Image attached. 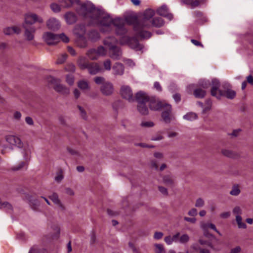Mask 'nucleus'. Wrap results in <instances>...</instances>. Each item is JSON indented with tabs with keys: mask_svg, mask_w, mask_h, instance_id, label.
<instances>
[{
	"mask_svg": "<svg viewBox=\"0 0 253 253\" xmlns=\"http://www.w3.org/2000/svg\"><path fill=\"white\" fill-rule=\"evenodd\" d=\"M92 21L102 27L101 31L103 32H109L112 26L115 28L116 33L118 35H124L127 32L123 20L120 18L113 19L100 9Z\"/></svg>",
	"mask_w": 253,
	"mask_h": 253,
	"instance_id": "nucleus-1",
	"label": "nucleus"
},
{
	"mask_svg": "<svg viewBox=\"0 0 253 253\" xmlns=\"http://www.w3.org/2000/svg\"><path fill=\"white\" fill-rule=\"evenodd\" d=\"M155 14V12L151 9H147L144 11L139 22L134 26L135 35L142 39H149L152 34L147 31L151 26V18Z\"/></svg>",
	"mask_w": 253,
	"mask_h": 253,
	"instance_id": "nucleus-2",
	"label": "nucleus"
},
{
	"mask_svg": "<svg viewBox=\"0 0 253 253\" xmlns=\"http://www.w3.org/2000/svg\"><path fill=\"white\" fill-rule=\"evenodd\" d=\"M78 12L84 17H88L93 20L96 14L99 12V9L96 8L91 2L86 1L81 5Z\"/></svg>",
	"mask_w": 253,
	"mask_h": 253,
	"instance_id": "nucleus-3",
	"label": "nucleus"
},
{
	"mask_svg": "<svg viewBox=\"0 0 253 253\" xmlns=\"http://www.w3.org/2000/svg\"><path fill=\"white\" fill-rule=\"evenodd\" d=\"M5 140L9 144L11 149H13L14 147L23 149L24 157L25 159H27L26 156L28 155L30 153V149L24 144L19 137L13 135H6Z\"/></svg>",
	"mask_w": 253,
	"mask_h": 253,
	"instance_id": "nucleus-4",
	"label": "nucleus"
},
{
	"mask_svg": "<svg viewBox=\"0 0 253 253\" xmlns=\"http://www.w3.org/2000/svg\"><path fill=\"white\" fill-rule=\"evenodd\" d=\"M48 82L53 84L54 89L57 92L62 94H68L70 89L64 85L60 84V80L52 77L48 78Z\"/></svg>",
	"mask_w": 253,
	"mask_h": 253,
	"instance_id": "nucleus-5",
	"label": "nucleus"
},
{
	"mask_svg": "<svg viewBox=\"0 0 253 253\" xmlns=\"http://www.w3.org/2000/svg\"><path fill=\"white\" fill-rule=\"evenodd\" d=\"M121 43L122 44H127L131 48L136 51H140L143 48V45L140 44L137 39L135 38L124 36L122 39Z\"/></svg>",
	"mask_w": 253,
	"mask_h": 253,
	"instance_id": "nucleus-6",
	"label": "nucleus"
},
{
	"mask_svg": "<svg viewBox=\"0 0 253 253\" xmlns=\"http://www.w3.org/2000/svg\"><path fill=\"white\" fill-rule=\"evenodd\" d=\"M120 94L123 98L130 102H133L135 101L132 90L128 85H122L120 89Z\"/></svg>",
	"mask_w": 253,
	"mask_h": 253,
	"instance_id": "nucleus-7",
	"label": "nucleus"
},
{
	"mask_svg": "<svg viewBox=\"0 0 253 253\" xmlns=\"http://www.w3.org/2000/svg\"><path fill=\"white\" fill-rule=\"evenodd\" d=\"M36 22L42 23L43 22V20L41 17L39 16L35 13H29L25 14V22L23 24L32 26V25Z\"/></svg>",
	"mask_w": 253,
	"mask_h": 253,
	"instance_id": "nucleus-8",
	"label": "nucleus"
},
{
	"mask_svg": "<svg viewBox=\"0 0 253 253\" xmlns=\"http://www.w3.org/2000/svg\"><path fill=\"white\" fill-rule=\"evenodd\" d=\"M43 39L44 41L49 45H55L59 42V35L47 32L43 34Z\"/></svg>",
	"mask_w": 253,
	"mask_h": 253,
	"instance_id": "nucleus-9",
	"label": "nucleus"
},
{
	"mask_svg": "<svg viewBox=\"0 0 253 253\" xmlns=\"http://www.w3.org/2000/svg\"><path fill=\"white\" fill-rule=\"evenodd\" d=\"M168 104L165 102L160 101L154 97H151L149 102L150 109L154 111L163 110L165 107V105Z\"/></svg>",
	"mask_w": 253,
	"mask_h": 253,
	"instance_id": "nucleus-10",
	"label": "nucleus"
},
{
	"mask_svg": "<svg viewBox=\"0 0 253 253\" xmlns=\"http://www.w3.org/2000/svg\"><path fill=\"white\" fill-rule=\"evenodd\" d=\"M220 84L219 81L216 79H213L211 81V95L220 99L222 96V91L219 89Z\"/></svg>",
	"mask_w": 253,
	"mask_h": 253,
	"instance_id": "nucleus-11",
	"label": "nucleus"
},
{
	"mask_svg": "<svg viewBox=\"0 0 253 253\" xmlns=\"http://www.w3.org/2000/svg\"><path fill=\"white\" fill-rule=\"evenodd\" d=\"M162 118L163 121L166 124H169L174 119L172 115V108L170 104L165 105V107L162 110Z\"/></svg>",
	"mask_w": 253,
	"mask_h": 253,
	"instance_id": "nucleus-12",
	"label": "nucleus"
},
{
	"mask_svg": "<svg viewBox=\"0 0 253 253\" xmlns=\"http://www.w3.org/2000/svg\"><path fill=\"white\" fill-rule=\"evenodd\" d=\"M134 97L135 101L137 102L138 104L149 103L151 98V97H150L147 93L143 91L137 92Z\"/></svg>",
	"mask_w": 253,
	"mask_h": 253,
	"instance_id": "nucleus-13",
	"label": "nucleus"
},
{
	"mask_svg": "<svg viewBox=\"0 0 253 253\" xmlns=\"http://www.w3.org/2000/svg\"><path fill=\"white\" fill-rule=\"evenodd\" d=\"M88 73L92 75L103 72L104 69L96 62H89L87 68Z\"/></svg>",
	"mask_w": 253,
	"mask_h": 253,
	"instance_id": "nucleus-14",
	"label": "nucleus"
},
{
	"mask_svg": "<svg viewBox=\"0 0 253 253\" xmlns=\"http://www.w3.org/2000/svg\"><path fill=\"white\" fill-rule=\"evenodd\" d=\"M23 27L25 29L24 36L27 41H30L34 39L36 28L33 26L23 24Z\"/></svg>",
	"mask_w": 253,
	"mask_h": 253,
	"instance_id": "nucleus-15",
	"label": "nucleus"
},
{
	"mask_svg": "<svg viewBox=\"0 0 253 253\" xmlns=\"http://www.w3.org/2000/svg\"><path fill=\"white\" fill-rule=\"evenodd\" d=\"M109 50V56L114 60H119L122 56V52L120 48L115 45L112 46Z\"/></svg>",
	"mask_w": 253,
	"mask_h": 253,
	"instance_id": "nucleus-16",
	"label": "nucleus"
},
{
	"mask_svg": "<svg viewBox=\"0 0 253 253\" xmlns=\"http://www.w3.org/2000/svg\"><path fill=\"white\" fill-rule=\"evenodd\" d=\"M100 90L105 95L108 96L112 94L114 91L113 84L109 82L104 83L100 87Z\"/></svg>",
	"mask_w": 253,
	"mask_h": 253,
	"instance_id": "nucleus-17",
	"label": "nucleus"
},
{
	"mask_svg": "<svg viewBox=\"0 0 253 253\" xmlns=\"http://www.w3.org/2000/svg\"><path fill=\"white\" fill-rule=\"evenodd\" d=\"M47 28L52 31H57L60 27V24L58 20L55 18H49L46 22Z\"/></svg>",
	"mask_w": 253,
	"mask_h": 253,
	"instance_id": "nucleus-18",
	"label": "nucleus"
},
{
	"mask_svg": "<svg viewBox=\"0 0 253 253\" xmlns=\"http://www.w3.org/2000/svg\"><path fill=\"white\" fill-rule=\"evenodd\" d=\"M157 13L163 17H166L171 20L173 18V15L169 13V9L166 5H163L157 10Z\"/></svg>",
	"mask_w": 253,
	"mask_h": 253,
	"instance_id": "nucleus-19",
	"label": "nucleus"
},
{
	"mask_svg": "<svg viewBox=\"0 0 253 253\" xmlns=\"http://www.w3.org/2000/svg\"><path fill=\"white\" fill-rule=\"evenodd\" d=\"M124 66L119 62L116 63L112 67L113 74L117 76H122L124 73Z\"/></svg>",
	"mask_w": 253,
	"mask_h": 253,
	"instance_id": "nucleus-20",
	"label": "nucleus"
},
{
	"mask_svg": "<svg viewBox=\"0 0 253 253\" xmlns=\"http://www.w3.org/2000/svg\"><path fill=\"white\" fill-rule=\"evenodd\" d=\"M3 31L6 35H12L13 34H19L21 33V29L16 26L8 27L4 28Z\"/></svg>",
	"mask_w": 253,
	"mask_h": 253,
	"instance_id": "nucleus-21",
	"label": "nucleus"
},
{
	"mask_svg": "<svg viewBox=\"0 0 253 253\" xmlns=\"http://www.w3.org/2000/svg\"><path fill=\"white\" fill-rule=\"evenodd\" d=\"M67 23L69 24H72L75 23L77 21V16L76 14L72 12H67L64 15Z\"/></svg>",
	"mask_w": 253,
	"mask_h": 253,
	"instance_id": "nucleus-22",
	"label": "nucleus"
},
{
	"mask_svg": "<svg viewBox=\"0 0 253 253\" xmlns=\"http://www.w3.org/2000/svg\"><path fill=\"white\" fill-rule=\"evenodd\" d=\"M201 228L204 230V235L206 237H208V234L207 233V230L209 228H211L216 232L219 234H220L219 232L216 229L215 225L212 223H203L201 225Z\"/></svg>",
	"mask_w": 253,
	"mask_h": 253,
	"instance_id": "nucleus-23",
	"label": "nucleus"
},
{
	"mask_svg": "<svg viewBox=\"0 0 253 253\" xmlns=\"http://www.w3.org/2000/svg\"><path fill=\"white\" fill-rule=\"evenodd\" d=\"M89 62L85 57L83 56L80 57L77 61L78 65L82 70L86 69Z\"/></svg>",
	"mask_w": 253,
	"mask_h": 253,
	"instance_id": "nucleus-24",
	"label": "nucleus"
},
{
	"mask_svg": "<svg viewBox=\"0 0 253 253\" xmlns=\"http://www.w3.org/2000/svg\"><path fill=\"white\" fill-rule=\"evenodd\" d=\"M191 248L196 252H199V253H210V248L201 247L198 244H193Z\"/></svg>",
	"mask_w": 253,
	"mask_h": 253,
	"instance_id": "nucleus-25",
	"label": "nucleus"
},
{
	"mask_svg": "<svg viewBox=\"0 0 253 253\" xmlns=\"http://www.w3.org/2000/svg\"><path fill=\"white\" fill-rule=\"evenodd\" d=\"M221 94L222 96H225L229 99H233L235 97L236 92L231 89H227L224 91H222Z\"/></svg>",
	"mask_w": 253,
	"mask_h": 253,
	"instance_id": "nucleus-26",
	"label": "nucleus"
},
{
	"mask_svg": "<svg viewBox=\"0 0 253 253\" xmlns=\"http://www.w3.org/2000/svg\"><path fill=\"white\" fill-rule=\"evenodd\" d=\"M117 42V40L113 37H109L106 38L103 41L104 44L108 46L109 49H110L112 46H115V44Z\"/></svg>",
	"mask_w": 253,
	"mask_h": 253,
	"instance_id": "nucleus-27",
	"label": "nucleus"
},
{
	"mask_svg": "<svg viewBox=\"0 0 253 253\" xmlns=\"http://www.w3.org/2000/svg\"><path fill=\"white\" fill-rule=\"evenodd\" d=\"M221 153L224 156L230 158H236L238 156V155L235 152L226 149H222Z\"/></svg>",
	"mask_w": 253,
	"mask_h": 253,
	"instance_id": "nucleus-28",
	"label": "nucleus"
},
{
	"mask_svg": "<svg viewBox=\"0 0 253 253\" xmlns=\"http://www.w3.org/2000/svg\"><path fill=\"white\" fill-rule=\"evenodd\" d=\"M0 209L5 210L6 212L11 213L13 211L12 205L8 202H4L0 203Z\"/></svg>",
	"mask_w": 253,
	"mask_h": 253,
	"instance_id": "nucleus-29",
	"label": "nucleus"
},
{
	"mask_svg": "<svg viewBox=\"0 0 253 253\" xmlns=\"http://www.w3.org/2000/svg\"><path fill=\"white\" fill-rule=\"evenodd\" d=\"M87 56L92 60H95L98 58L99 56L97 55V52L96 51V49L91 48L88 50L86 53Z\"/></svg>",
	"mask_w": 253,
	"mask_h": 253,
	"instance_id": "nucleus-30",
	"label": "nucleus"
},
{
	"mask_svg": "<svg viewBox=\"0 0 253 253\" xmlns=\"http://www.w3.org/2000/svg\"><path fill=\"white\" fill-rule=\"evenodd\" d=\"M137 109L142 115H147L149 113V110L146 104H137Z\"/></svg>",
	"mask_w": 253,
	"mask_h": 253,
	"instance_id": "nucleus-31",
	"label": "nucleus"
},
{
	"mask_svg": "<svg viewBox=\"0 0 253 253\" xmlns=\"http://www.w3.org/2000/svg\"><path fill=\"white\" fill-rule=\"evenodd\" d=\"M126 22L129 25H133V30L134 26L139 22V19H137L135 16H128L126 18Z\"/></svg>",
	"mask_w": 253,
	"mask_h": 253,
	"instance_id": "nucleus-32",
	"label": "nucleus"
},
{
	"mask_svg": "<svg viewBox=\"0 0 253 253\" xmlns=\"http://www.w3.org/2000/svg\"><path fill=\"white\" fill-rule=\"evenodd\" d=\"M76 44L81 48H85L87 46V41L83 36L79 37L76 40Z\"/></svg>",
	"mask_w": 253,
	"mask_h": 253,
	"instance_id": "nucleus-33",
	"label": "nucleus"
},
{
	"mask_svg": "<svg viewBox=\"0 0 253 253\" xmlns=\"http://www.w3.org/2000/svg\"><path fill=\"white\" fill-rule=\"evenodd\" d=\"M164 24V21L161 17H156L151 21V26L156 27H160Z\"/></svg>",
	"mask_w": 253,
	"mask_h": 253,
	"instance_id": "nucleus-34",
	"label": "nucleus"
},
{
	"mask_svg": "<svg viewBox=\"0 0 253 253\" xmlns=\"http://www.w3.org/2000/svg\"><path fill=\"white\" fill-rule=\"evenodd\" d=\"M29 205L32 209L37 211L40 205L39 201L37 199H31L30 198L29 200Z\"/></svg>",
	"mask_w": 253,
	"mask_h": 253,
	"instance_id": "nucleus-35",
	"label": "nucleus"
},
{
	"mask_svg": "<svg viewBox=\"0 0 253 253\" xmlns=\"http://www.w3.org/2000/svg\"><path fill=\"white\" fill-rule=\"evenodd\" d=\"M164 183L167 186H172L174 184V180L172 177L170 175H165L163 178Z\"/></svg>",
	"mask_w": 253,
	"mask_h": 253,
	"instance_id": "nucleus-36",
	"label": "nucleus"
},
{
	"mask_svg": "<svg viewBox=\"0 0 253 253\" xmlns=\"http://www.w3.org/2000/svg\"><path fill=\"white\" fill-rule=\"evenodd\" d=\"M78 86L83 90H87L90 88L88 82L84 80L79 81L78 82Z\"/></svg>",
	"mask_w": 253,
	"mask_h": 253,
	"instance_id": "nucleus-37",
	"label": "nucleus"
},
{
	"mask_svg": "<svg viewBox=\"0 0 253 253\" xmlns=\"http://www.w3.org/2000/svg\"><path fill=\"white\" fill-rule=\"evenodd\" d=\"M197 118V115L194 112H189L183 116V119L189 121H193Z\"/></svg>",
	"mask_w": 253,
	"mask_h": 253,
	"instance_id": "nucleus-38",
	"label": "nucleus"
},
{
	"mask_svg": "<svg viewBox=\"0 0 253 253\" xmlns=\"http://www.w3.org/2000/svg\"><path fill=\"white\" fill-rule=\"evenodd\" d=\"M206 91L201 88L196 89L194 91V95L196 98H204L206 95Z\"/></svg>",
	"mask_w": 253,
	"mask_h": 253,
	"instance_id": "nucleus-39",
	"label": "nucleus"
},
{
	"mask_svg": "<svg viewBox=\"0 0 253 253\" xmlns=\"http://www.w3.org/2000/svg\"><path fill=\"white\" fill-rule=\"evenodd\" d=\"M88 37L92 41H96L100 38V36L97 31L93 30L89 32Z\"/></svg>",
	"mask_w": 253,
	"mask_h": 253,
	"instance_id": "nucleus-40",
	"label": "nucleus"
},
{
	"mask_svg": "<svg viewBox=\"0 0 253 253\" xmlns=\"http://www.w3.org/2000/svg\"><path fill=\"white\" fill-rule=\"evenodd\" d=\"M77 108L79 109L80 117L83 119L86 120L87 119V115L85 109L79 105H77Z\"/></svg>",
	"mask_w": 253,
	"mask_h": 253,
	"instance_id": "nucleus-41",
	"label": "nucleus"
},
{
	"mask_svg": "<svg viewBox=\"0 0 253 253\" xmlns=\"http://www.w3.org/2000/svg\"><path fill=\"white\" fill-rule=\"evenodd\" d=\"M190 240V237L187 234H183L179 236V243L181 244H187Z\"/></svg>",
	"mask_w": 253,
	"mask_h": 253,
	"instance_id": "nucleus-42",
	"label": "nucleus"
},
{
	"mask_svg": "<svg viewBox=\"0 0 253 253\" xmlns=\"http://www.w3.org/2000/svg\"><path fill=\"white\" fill-rule=\"evenodd\" d=\"M199 243H200L201 247H204L207 248H210V249H213V247L211 242L203 240V239H199Z\"/></svg>",
	"mask_w": 253,
	"mask_h": 253,
	"instance_id": "nucleus-43",
	"label": "nucleus"
},
{
	"mask_svg": "<svg viewBox=\"0 0 253 253\" xmlns=\"http://www.w3.org/2000/svg\"><path fill=\"white\" fill-rule=\"evenodd\" d=\"M241 192V190L239 188V186L238 185H234L232 186V189L230 192V194L232 196H237Z\"/></svg>",
	"mask_w": 253,
	"mask_h": 253,
	"instance_id": "nucleus-44",
	"label": "nucleus"
},
{
	"mask_svg": "<svg viewBox=\"0 0 253 253\" xmlns=\"http://www.w3.org/2000/svg\"><path fill=\"white\" fill-rule=\"evenodd\" d=\"M236 221L238 224L239 228L246 229L247 228L246 224L242 222V218L241 216H237L236 217Z\"/></svg>",
	"mask_w": 253,
	"mask_h": 253,
	"instance_id": "nucleus-45",
	"label": "nucleus"
},
{
	"mask_svg": "<svg viewBox=\"0 0 253 253\" xmlns=\"http://www.w3.org/2000/svg\"><path fill=\"white\" fill-rule=\"evenodd\" d=\"M60 233V229L58 226H55L54 229V233L51 234V235H48L47 236H49L48 237V239H54V238H58L59 237V235Z\"/></svg>",
	"mask_w": 253,
	"mask_h": 253,
	"instance_id": "nucleus-46",
	"label": "nucleus"
},
{
	"mask_svg": "<svg viewBox=\"0 0 253 253\" xmlns=\"http://www.w3.org/2000/svg\"><path fill=\"white\" fill-rule=\"evenodd\" d=\"M29 253H46V251L43 249H40L37 247L34 246L31 248Z\"/></svg>",
	"mask_w": 253,
	"mask_h": 253,
	"instance_id": "nucleus-47",
	"label": "nucleus"
},
{
	"mask_svg": "<svg viewBox=\"0 0 253 253\" xmlns=\"http://www.w3.org/2000/svg\"><path fill=\"white\" fill-rule=\"evenodd\" d=\"M98 56H103L106 55V50L102 46H99L96 49Z\"/></svg>",
	"mask_w": 253,
	"mask_h": 253,
	"instance_id": "nucleus-48",
	"label": "nucleus"
},
{
	"mask_svg": "<svg viewBox=\"0 0 253 253\" xmlns=\"http://www.w3.org/2000/svg\"><path fill=\"white\" fill-rule=\"evenodd\" d=\"M233 213L235 215V217L238 216H241L242 214V210L241 208L239 206H236L233 210Z\"/></svg>",
	"mask_w": 253,
	"mask_h": 253,
	"instance_id": "nucleus-49",
	"label": "nucleus"
},
{
	"mask_svg": "<svg viewBox=\"0 0 253 253\" xmlns=\"http://www.w3.org/2000/svg\"><path fill=\"white\" fill-rule=\"evenodd\" d=\"M50 6V8L54 12L57 13L61 11L60 6L56 3H52Z\"/></svg>",
	"mask_w": 253,
	"mask_h": 253,
	"instance_id": "nucleus-50",
	"label": "nucleus"
},
{
	"mask_svg": "<svg viewBox=\"0 0 253 253\" xmlns=\"http://www.w3.org/2000/svg\"><path fill=\"white\" fill-rule=\"evenodd\" d=\"M64 178V175L63 174V170L61 169H60L59 171L57 173V175L55 177V180L59 183Z\"/></svg>",
	"mask_w": 253,
	"mask_h": 253,
	"instance_id": "nucleus-51",
	"label": "nucleus"
},
{
	"mask_svg": "<svg viewBox=\"0 0 253 253\" xmlns=\"http://www.w3.org/2000/svg\"><path fill=\"white\" fill-rule=\"evenodd\" d=\"M48 197L54 204L60 200L58 194L55 192L53 193Z\"/></svg>",
	"mask_w": 253,
	"mask_h": 253,
	"instance_id": "nucleus-52",
	"label": "nucleus"
},
{
	"mask_svg": "<svg viewBox=\"0 0 253 253\" xmlns=\"http://www.w3.org/2000/svg\"><path fill=\"white\" fill-rule=\"evenodd\" d=\"M103 67L104 70L110 71L111 69V62L110 60L107 59L103 62Z\"/></svg>",
	"mask_w": 253,
	"mask_h": 253,
	"instance_id": "nucleus-53",
	"label": "nucleus"
},
{
	"mask_svg": "<svg viewBox=\"0 0 253 253\" xmlns=\"http://www.w3.org/2000/svg\"><path fill=\"white\" fill-rule=\"evenodd\" d=\"M67 57V55L66 53L62 54L60 56L58 57L56 63L57 64H61L63 63L66 60Z\"/></svg>",
	"mask_w": 253,
	"mask_h": 253,
	"instance_id": "nucleus-54",
	"label": "nucleus"
},
{
	"mask_svg": "<svg viewBox=\"0 0 253 253\" xmlns=\"http://www.w3.org/2000/svg\"><path fill=\"white\" fill-rule=\"evenodd\" d=\"M156 248V253H165V250L162 244H156L155 245Z\"/></svg>",
	"mask_w": 253,
	"mask_h": 253,
	"instance_id": "nucleus-55",
	"label": "nucleus"
},
{
	"mask_svg": "<svg viewBox=\"0 0 253 253\" xmlns=\"http://www.w3.org/2000/svg\"><path fill=\"white\" fill-rule=\"evenodd\" d=\"M204 200L201 198H199L196 200L195 206L197 208H201L204 206Z\"/></svg>",
	"mask_w": 253,
	"mask_h": 253,
	"instance_id": "nucleus-56",
	"label": "nucleus"
},
{
	"mask_svg": "<svg viewBox=\"0 0 253 253\" xmlns=\"http://www.w3.org/2000/svg\"><path fill=\"white\" fill-rule=\"evenodd\" d=\"M66 81L70 85H72L74 83V78L72 75H68L66 76Z\"/></svg>",
	"mask_w": 253,
	"mask_h": 253,
	"instance_id": "nucleus-57",
	"label": "nucleus"
},
{
	"mask_svg": "<svg viewBox=\"0 0 253 253\" xmlns=\"http://www.w3.org/2000/svg\"><path fill=\"white\" fill-rule=\"evenodd\" d=\"M55 205L59 208L60 211H64L66 210L65 205L62 203L60 200L56 203Z\"/></svg>",
	"mask_w": 253,
	"mask_h": 253,
	"instance_id": "nucleus-58",
	"label": "nucleus"
},
{
	"mask_svg": "<svg viewBox=\"0 0 253 253\" xmlns=\"http://www.w3.org/2000/svg\"><path fill=\"white\" fill-rule=\"evenodd\" d=\"M94 81L97 84H102L104 83H105L104 82L105 79L102 77H96L94 79Z\"/></svg>",
	"mask_w": 253,
	"mask_h": 253,
	"instance_id": "nucleus-59",
	"label": "nucleus"
},
{
	"mask_svg": "<svg viewBox=\"0 0 253 253\" xmlns=\"http://www.w3.org/2000/svg\"><path fill=\"white\" fill-rule=\"evenodd\" d=\"M65 70L66 71L70 72H75L76 71V67L74 64H70L67 65L65 67Z\"/></svg>",
	"mask_w": 253,
	"mask_h": 253,
	"instance_id": "nucleus-60",
	"label": "nucleus"
},
{
	"mask_svg": "<svg viewBox=\"0 0 253 253\" xmlns=\"http://www.w3.org/2000/svg\"><path fill=\"white\" fill-rule=\"evenodd\" d=\"M241 131V129H235L231 133H229L228 135L231 136L232 137H236L239 135Z\"/></svg>",
	"mask_w": 253,
	"mask_h": 253,
	"instance_id": "nucleus-61",
	"label": "nucleus"
},
{
	"mask_svg": "<svg viewBox=\"0 0 253 253\" xmlns=\"http://www.w3.org/2000/svg\"><path fill=\"white\" fill-rule=\"evenodd\" d=\"M59 35V40L61 39L63 42L67 43L69 42V39L64 33H62Z\"/></svg>",
	"mask_w": 253,
	"mask_h": 253,
	"instance_id": "nucleus-62",
	"label": "nucleus"
},
{
	"mask_svg": "<svg viewBox=\"0 0 253 253\" xmlns=\"http://www.w3.org/2000/svg\"><path fill=\"white\" fill-rule=\"evenodd\" d=\"M141 126L143 127H150L153 126H154V124L152 122H142Z\"/></svg>",
	"mask_w": 253,
	"mask_h": 253,
	"instance_id": "nucleus-63",
	"label": "nucleus"
},
{
	"mask_svg": "<svg viewBox=\"0 0 253 253\" xmlns=\"http://www.w3.org/2000/svg\"><path fill=\"white\" fill-rule=\"evenodd\" d=\"M25 165V163L24 162H20L18 165L16 166H15L13 168H12V169L13 170H20L22 168H23L24 166Z\"/></svg>",
	"mask_w": 253,
	"mask_h": 253,
	"instance_id": "nucleus-64",
	"label": "nucleus"
}]
</instances>
